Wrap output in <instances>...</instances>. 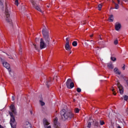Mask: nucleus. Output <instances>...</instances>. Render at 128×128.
<instances>
[{
	"label": "nucleus",
	"mask_w": 128,
	"mask_h": 128,
	"mask_svg": "<svg viewBox=\"0 0 128 128\" xmlns=\"http://www.w3.org/2000/svg\"><path fill=\"white\" fill-rule=\"evenodd\" d=\"M118 88L120 92V94H124V88L122 87V86L120 84H118Z\"/></svg>",
	"instance_id": "obj_10"
},
{
	"label": "nucleus",
	"mask_w": 128,
	"mask_h": 128,
	"mask_svg": "<svg viewBox=\"0 0 128 128\" xmlns=\"http://www.w3.org/2000/svg\"><path fill=\"white\" fill-rule=\"evenodd\" d=\"M116 126L117 128H122V127H120V126L118 124H116Z\"/></svg>",
	"instance_id": "obj_40"
},
{
	"label": "nucleus",
	"mask_w": 128,
	"mask_h": 128,
	"mask_svg": "<svg viewBox=\"0 0 128 128\" xmlns=\"http://www.w3.org/2000/svg\"><path fill=\"white\" fill-rule=\"evenodd\" d=\"M90 38H92V36H94V35L91 34V35H90Z\"/></svg>",
	"instance_id": "obj_44"
},
{
	"label": "nucleus",
	"mask_w": 128,
	"mask_h": 128,
	"mask_svg": "<svg viewBox=\"0 0 128 128\" xmlns=\"http://www.w3.org/2000/svg\"><path fill=\"white\" fill-rule=\"evenodd\" d=\"M31 2L32 4V6L33 8H34L35 10H38V12H40L42 13V8H40V6L36 4V2L34 1V0H32Z\"/></svg>",
	"instance_id": "obj_5"
},
{
	"label": "nucleus",
	"mask_w": 128,
	"mask_h": 128,
	"mask_svg": "<svg viewBox=\"0 0 128 128\" xmlns=\"http://www.w3.org/2000/svg\"><path fill=\"white\" fill-rule=\"evenodd\" d=\"M84 44L86 46H88V42H84Z\"/></svg>",
	"instance_id": "obj_42"
},
{
	"label": "nucleus",
	"mask_w": 128,
	"mask_h": 128,
	"mask_svg": "<svg viewBox=\"0 0 128 128\" xmlns=\"http://www.w3.org/2000/svg\"><path fill=\"white\" fill-rule=\"evenodd\" d=\"M10 11L8 9V8L5 10V18L6 20L8 22H10V24H12V20L10 19Z\"/></svg>",
	"instance_id": "obj_4"
},
{
	"label": "nucleus",
	"mask_w": 128,
	"mask_h": 128,
	"mask_svg": "<svg viewBox=\"0 0 128 128\" xmlns=\"http://www.w3.org/2000/svg\"><path fill=\"white\" fill-rule=\"evenodd\" d=\"M114 72L116 74H118V76H120V74H121V72L118 70V69L116 68H114Z\"/></svg>",
	"instance_id": "obj_13"
},
{
	"label": "nucleus",
	"mask_w": 128,
	"mask_h": 128,
	"mask_svg": "<svg viewBox=\"0 0 128 128\" xmlns=\"http://www.w3.org/2000/svg\"><path fill=\"white\" fill-rule=\"evenodd\" d=\"M66 44H70V38H66Z\"/></svg>",
	"instance_id": "obj_19"
},
{
	"label": "nucleus",
	"mask_w": 128,
	"mask_h": 128,
	"mask_svg": "<svg viewBox=\"0 0 128 128\" xmlns=\"http://www.w3.org/2000/svg\"><path fill=\"white\" fill-rule=\"evenodd\" d=\"M60 114L61 118L64 120H72L74 116V114L72 111H66L64 109L60 111Z\"/></svg>",
	"instance_id": "obj_2"
},
{
	"label": "nucleus",
	"mask_w": 128,
	"mask_h": 128,
	"mask_svg": "<svg viewBox=\"0 0 128 128\" xmlns=\"http://www.w3.org/2000/svg\"><path fill=\"white\" fill-rule=\"evenodd\" d=\"M108 66L109 68H110L111 70H112L114 68V65L112 64H108Z\"/></svg>",
	"instance_id": "obj_17"
},
{
	"label": "nucleus",
	"mask_w": 128,
	"mask_h": 128,
	"mask_svg": "<svg viewBox=\"0 0 128 128\" xmlns=\"http://www.w3.org/2000/svg\"><path fill=\"white\" fill-rule=\"evenodd\" d=\"M123 98H124V100H126V101L128 100V96L124 95V96H123Z\"/></svg>",
	"instance_id": "obj_20"
},
{
	"label": "nucleus",
	"mask_w": 128,
	"mask_h": 128,
	"mask_svg": "<svg viewBox=\"0 0 128 128\" xmlns=\"http://www.w3.org/2000/svg\"><path fill=\"white\" fill-rule=\"evenodd\" d=\"M43 124L45 128H52L50 126H48L50 124L48 123V120L44 119L43 120Z\"/></svg>",
	"instance_id": "obj_9"
},
{
	"label": "nucleus",
	"mask_w": 128,
	"mask_h": 128,
	"mask_svg": "<svg viewBox=\"0 0 128 128\" xmlns=\"http://www.w3.org/2000/svg\"><path fill=\"white\" fill-rule=\"evenodd\" d=\"M100 124L101 126H104V122L100 120Z\"/></svg>",
	"instance_id": "obj_32"
},
{
	"label": "nucleus",
	"mask_w": 128,
	"mask_h": 128,
	"mask_svg": "<svg viewBox=\"0 0 128 128\" xmlns=\"http://www.w3.org/2000/svg\"><path fill=\"white\" fill-rule=\"evenodd\" d=\"M76 91L78 92H82V89H80V88H77Z\"/></svg>",
	"instance_id": "obj_31"
},
{
	"label": "nucleus",
	"mask_w": 128,
	"mask_h": 128,
	"mask_svg": "<svg viewBox=\"0 0 128 128\" xmlns=\"http://www.w3.org/2000/svg\"><path fill=\"white\" fill-rule=\"evenodd\" d=\"M74 112L76 114H78V112H80V109H78V108H76Z\"/></svg>",
	"instance_id": "obj_23"
},
{
	"label": "nucleus",
	"mask_w": 128,
	"mask_h": 128,
	"mask_svg": "<svg viewBox=\"0 0 128 128\" xmlns=\"http://www.w3.org/2000/svg\"><path fill=\"white\" fill-rule=\"evenodd\" d=\"M0 128H4V127L2 125H0Z\"/></svg>",
	"instance_id": "obj_46"
},
{
	"label": "nucleus",
	"mask_w": 128,
	"mask_h": 128,
	"mask_svg": "<svg viewBox=\"0 0 128 128\" xmlns=\"http://www.w3.org/2000/svg\"><path fill=\"white\" fill-rule=\"evenodd\" d=\"M54 124H58V118H55V119L54 120Z\"/></svg>",
	"instance_id": "obj_25"
},
{
	"label": "nucleus",
	"mask_w": 128,
	"mask_h": 128,
	"mask_svg": "<svg viewBox=\"0 0 128 128\" xmlns=\"http://www.w3.org/2000/svg\"><path fill=\"white\" fill-rule=\"evenodd\" d=\"M12 101L14 100V96H12Z\"/></svg>",
	"instance_id": "obj_41"
},
{
	"label": "nucleus",
	"mask_w": 128,
	"mask_h": 128,
	"mask_svg": "<svg viewBox=\"0 0 128 128\" xmlns=\"http://www.w3.org/2000/svg\"><path fill=\"white\" fill-rule=\"evenodd\" d=\"M28 18H30V17H28Z\"/></svg>",
	"instance_id": "obj_50"
},
{
	"label": "nucleus",
	"mask_w": 128,
	"mask_h": 128,
	"mask_svg": "<svg viewBox=\"0 0 128 128\" xmlns=\"http://www.w3.org/2000/svg\"><path fill=\"white\" fill-rule=\"evenodd\" d=\"M100 60H102V59H100Z\"/></svg>",
	"instance_id": "obj_52"
},
{
	"label": "nucleus",
	"mask_w": 128,
	"mask_h": 128,
	"mask_svg": "<svg viewBox=\"0 0 128 128\" xmlns=\"http://www.w3.org/2000/svg\"><path fill=\"white\" fill-rule=\"evenodd\" d=\"M109 20L110 22H114V16L112 14L110 15Z\"/></svg>",
	"instance_id": "obj_16"
},
{
	"label": "nucleus",
	"mask_w": 128,
	"mask_h": 128,
	"mask_svg": "<svg viewBox=\"0 0 128 128\" xmlns=\"http://www.w3.org/2000/svg\"><path fill=\"white\" fill-rule=\"evenodd\" d=\"M94 126H99V123H98V122H96L95 123H94Z\"/></svg>",
	"instance_id": "obj_30"
},
{
	"label": "nucleus",
	"mask_w": 128,
	"mask_h": 128,
	"mask_svg": "<svg viewBox=\"0 0 128 128\" xmlns=\"http://www.w3.org/2000/svg\"><path fill=\"white\" fill-rule=\"evenodd\" d=\"M0 60L4 66L8 70L9 73L10 74L12 71L10 70V64H8L6 62H5L4 59L0 58Z\"/></svg>",
	"instance_id": "obj_6"
},
{
	"label": "nucleus",
	"mask_w": 128,
	"mask_h": 128,
	"mask_svg": "<svg viewBox=\"0 0 128 128\" xmlns=\"http://www.w3.org/2000/svg\"><path fill=\"white\" fill-rule=\"evenodd\" d=\"M110 113H108V118H110Z\"/></svg>",
	"instance_id": "obj_45"
},
{
	"label": "nucleus",
	"mask_w": 128,
	"mask_h": 128,
	"mask_svg": "<svg viewBox=\"0 0 128 128\" xmlns=\"http://www.w3.org/2000/svg\"><path fill=\"white\" fill-rule=\"evenodd\" d=\"M25 128H32V125L30 124V122H26Z\"/></svg>",
	"instance_id": "obj_15"
},
{
	"label": "nucleus",
	"mask_w": 128,
	"mask_h": 128,
	"mask_svg": "<svg viewBox=\"0 0 128 128\" xmlns=\"http://www.w3.org/2000/svg\"><path fill=\"white\" fill-rule=\"evenodd\" d=\"M44 38H42L40 40V48L42 50L46 48L47 46H50V34L48 30V28L44 26L42 30Z\"/></svg>",
	"instance_id": "obj_1"
},
{
	"label": "nucleus",
	"mask_w": 128,
	"mask_h": 128,
	"mask_svg": "<svg viewBox=\"0 0 128 128\" xmlns=\"http://www.w3.org/2000/svg\"><path fill=\"white\" fill-rule=\"evenodd\" d=\"M10 58H10V57H9Z\"/></svg>",
	"instance_id": "obj_51"
},
{
	"label": "nucleus",
	"mask_w": 128,
	"mask_h": 128,
	"mask_svg": "<svg viewBox=\"0 0 128 128\" xmlns=\"http://www.w3.org/2000/svg\"><path fill=\"white\" fill-rule=\"evenodd\" d=\"M58 76H54V80H58Z\"/></svg>",
	"instance_id": "obj_35"
},
{
	"label": "nucleus",
	"mask_w": 128,
	"mask_h": 128,
	"mask_svg": "<svg viewBox=\"0 0 128 128\" xmlns=\"http://www.w3.org/2000/svg\"><path fill=\"white\" fill-rule=\"evenodd\" d=\"M119 8H120V6H118V5L116 4H115V9L118 10Z\"/></svg>",
	"instance_id": "obj_27"
},
{
	"label": "nucleus",
	"mask_w": 128,
	"mask_h": 128,
	"mask_svg": "<svg viewBox=\"0 0 128 128\" xmlns=\"http://www.w3.org/2000/svg\"><path fill=\"white\" fill-rule=\"evenodd\" d=\"M0 6H2V1H0Z\"/></svg>",
	"instance_id": "obj_43"
},
{
	"label": "nucleus",
	"mask_w": 128,
	"mask_h": 128,
	"mask_svg": "<svg viewBox=\"0 0 128 128\" xmlns=\"http://www.w3.org/2000/svg\"><path fill=\"white\" fill-rule=\"evenodd\" d=\"M16 6H18V0H16L15 1V2H14Z\"/></svg>",
	"instance_id": "obj_29"
},
{
	"label": "nucleus",
	"mask_w": 128,
	"mask_h": 128,
	"mask_svg": "<svg viewBox=\"0 0 128 128\" xmlns=\"http://www.w3.org/2000/svg\"><path fill=\"white\" fill-rule=\"evenodd\" d=\"M112 92H113V94L114 96H116V94H114V88H112Z\"/></svg>",
	"instance_id": "obj_38"
},
{
	"label": "nucleus",
	"mask_w": 128,
	"mask_h": 128,
	"mask_svg": "<svg viewBox=\"0 0 128 128\" xmlns=\"http://www.w3.org/2000/svg\"><path fill=\"white\" fill-rule=\"evenodd\" d=\"M19 51H20V52H22V47L20 46L19 47Z\"/></svg>",
	"instance_id": "obj_39"
},
{
	"label": "nucleus",
	"mask_w": 128,
	"mask_h": 128,
	"mask_svg": "<svg viewBox=\"0 0 128 128\" xmlns=\"http://www.w3.org/2000/svg\"><path fill=\"white\" fill-rule=\"evenodd\" d=\"M122 68L123 70H126V65L124 64V66L122 67Z\"/></svg>",
	"instance_id": "obj_37"
},
{
	"label": "nucleus",
	"mask_w": 128,
	"mask_h": 128,
	"mask_svg": "<svg viewBox=\"0 0 128 128\" xmlns=\"http://www.w3.org/2000/svg\"><path fill=\"white\" fill-rule=\"evenodd\" d=\"M65 48L66 50H70V44H66Z\"/></svg>",
	"instance_id": "obj_14"
},
{
	"label": "nucleus",
	"mask_w": 128,
	"mask_h": 128,
	"mask_svg": "<svg viewBox=\"0 0 128 128\" xmlns=\"http://www.w3.org/2000/svg\"><path fill=\"white\" fill-rule=\"evenodd\" d=\"M31 112V114H32V112Z\"/></svg>",
	"instance_id": "obj_55"
},
{
	"label": "nucleus",
	"mask_w": 128,
	"mask_h": 128,
	"mask_svg": "<svg viewBox=\"0 0 128 128\" xmlns=\"http://www.w3.org/2000/svg\"><path fill=\"white\" fill-rule=\"evenodd\" d=\"M122 122H124V119H122Z\"/></svg>",
	"instance_id": "obj_49"
},
{
	"label": "nucleus",
	"mask_w": 128,
	"mask_h": 128,
	"mask_svg": "<svg viewBox=\"0 0 128 128\" xmlns=\"http://www.w3.org/2000/svg\"><path fill=\"white\" fill-rule=\"evenodd\" d=\"M110 60H112L113 62H116V58L114 57H111Z\"/></svg>",
	"instance_id": "obj_26"
},
{
	"label": "nucleus",
	"mask_w": 128,
	"mask_h": 128,
	"mask_svg": "<svg viewBox=\"0 0 128 128\" xmlns=\"http://www.w3.org/2000/svg\"><path fill=\"white\" fill-rule=\"evenodd\" d=\"M10 108L12 112H13V114H16V108L14 107V105L12 104L10 106Z\"/></svg>",
	"instance_id": "obj_11"
},
{
	"label": "nucleus",
	"mask_w": 128,
	"mask_h": 128,
	"mask_svg": "<svg viewBox=\"0 0 128 128\" xmlns=\"http://www.w3.org/2000/svg\"><path fill=\"white\" fill-rule=\"evenodd\" d=\"M117 0L118 2V4H120V0Z\"/></svg>",
	"instance_id": "obj_47"
},
{
	"label": "nucleus",
	"mask_w": 128,
	"mask_h": 128,
	"mask_svg": "<svg viewBox=\"0 0 128 128\" xmlns=\"http://www.w3.org/2000/svg\"><path fill=\"white\" fill-rule=\"evenodd\" d=\"M87 42H88V40Z\"/></svg>",
	"instance_id": "obj_54"
},
{
	"label": "nucleus",
	"mask_w": 128,
	"mask_h": 128,
	"mask_svg": "<svg viewBox=\"0 0 128 128\" xmlns=\"http://www.w3.org/2000/svg\"><path fill=\"white\" fill-rule=\"evenodd\" d=\"M122 28V24L120 23L117 22L115 24V30L117 32H120V30Z\"/></svg>",
	"instance_id": "obj_8"
},
{
	"label": "nucleus",
	"mask_w": 128,
	"mask_h": 128,
	"mask_svg": "<svg viewBox=\"0 0 128 128\" xmlns=\"http://www.w3.org/2000/svg\"><path fill=\"white\" fill-rule=\"evenodd\" d=\"M118 44V40H116L114 41V44Z\"/></svg>",
	"instance_id": "obj_34"
},
{
	"label": "nucleus",
	"mask_w": 128,
	"mask_h": 128,
	"mask_svg": "<svg viewBox=\"0 0 128 128\" xmlns=\"http://www.w3.org/2000/svg\"><path fill=\"white\" fill-rule=\"evenodd\" d=\"M70 54H72V52H70Z\"/></svg>",
	"instance_id": "obj_53"
},
{
	"label": "nucleus",
	"mask_w": 128,
	"mask_h": 128,
	"mask_svg": "<svg viewBox=\"0 0 128 128\" xmlns=\"http://www.w3.org/2000/svg\"><path fill=\"white\" fill-rule=\"evenodd\" d=\"M50 82H51L50 79L48 80H46L44 81V83L46 85L47 88H48L50 85Z\"/></svg>",
	"instance_id": "obj_12"
},
{
	"label": "nucleus",
	"mask_w": 128,
	"mask_h": 128,
	"mask_svg": "<svg viewBox=\"0 0 128 128\" xmlns=\"http://www.w3.org/2000/svg\"><path fill=\"white\" fill-rule=\"evenodd\" d=\"M34 48H35L36 50H38V47L36 45V44H34Z\"/></svg>",
	"instance_id": "obj_33"
},
{
	"label": "nucleus",
	"mask_w": 128,
	"mask_h": 128,
	"mask_svg": "<svg viewBox=\"0 0 128 128\" xmlns=\"http://www.w3.org/2000/svg\"><path fill=\"white\" fill-rule=\"evenodd\" d=\"M10 116V124L12 128H16V118L12 112H9Z\"/></svg>",
	"instance_id": "obj_3"
},
{
	"label": "nucleus",
	"mask_w": 128,
	"mask_h": 128,
	"mask_svg": "<svg viewBox=\"0 0 128 128\" xmlns=\"http://www.w3.org/2000/svg\"><path fill=\"white\" fill-rule=\"evenodd\" d=\"M102 8V4H99L98 5V10H101Z\"/></svg>",
	"instance_id": "obj_22"
},
{
	"label": "nucleus",
	"mask_w": 128,
	"mask_h": 128,
	"mask_svg": "<svg viewBox=\"0 0 128 128\" xmlns=\"http://www.w3.org/2000/svg\"><path fill=\"white\" fill-rule=\"evenodd\" d=\"M47 8H50V6H47Z\"/></svg>",
	"instance_id": "obj_48"
},
{
	"label": "nucleus",
	"mask_w": 128,
	"mask_h": 128,
	"mask_svg": "<svg viewBox=\"0 0 128 128\" xmlns=\"http://www.w3.org/2000/svg\"><path fill=\"white\" fill-rule=\"evenodd\" d=\"M72 45L73 46H78V42L76 41L73 42L72 43Z\"/></svg>",
	"instance_id": "obj_18"
},
{
	"label": "nucleus",
	"mask_w": 128,
	"mask_h": 128,
	"mask_svg": "<svg viewBox=\"0 0 128 128\" xmlns=\"http://www.w3.org/2000/svg\"><path fill=\"white\" fill-rule=\"evenodd\" d=\"M91 44H92V46H94V44H96V42H94V41L91 40L90 41Z\"/></svg>",
	"instance_id": "obj_24"
},
{
	"label": "nucleus",
	"mask_w": 128,
	"mask_h": 128,
	"mask_svg": "<svg viewBox=\"0 0 128 128\" xmlns=\"http://www.w3.org/2000/svg\"><path fill=\"white\" fill-rule=\"evenodd\" d=\"M40 104L42 106L46 104L44 102H42V100H40Z\"/></svg>",
	"instance_id": "obj_21"
},
{
	"label": "nucleus",
	"mask_w": 128,
	"mask_h": 128,
	"mask_svg": "<svg viewBox=\"0 0 128 128\" xmlns=\"http://www.w3.org/2000/svg\"><path fill=\"white\" fill-rule=\"evenodd\" d=\"M95 52H96V54H98V52H100V49L98 48L97 50H95Z\"/></svg>",
	"instance_id": "obj_36"
},
{
	"label": "nucleus",
	"mask_w": 128,
	"mask_h": 128,
	"mask_svg": "<svg viewBox=\"0 0 128 128\" xmlns=\"http://www.w3.org/2000/svg\"><path fill=\"white\" fill-rule=\"evenodd\" d=\"M66 86L68 88H70V90L74 86V84L72 82V79L68 78V79L66 82Z\"/></svg>",
	"instance_id": "obj_7"
},
{
	"label": "nucleus",
	"mask_w": 128,
	"mask_h": 128,
	"mask_svg": "<svg viewBox=\"0 0 128 128\" xmlns=\"http://www.w3.org/2000/svg\"><path fill=\"white\" fill-rule=\"evenodd\" d=\"M88 128H90L92 126V123L90 122H88Z\"/></svg>",
	"instance_id": "obj_28"
}]
</instances>
